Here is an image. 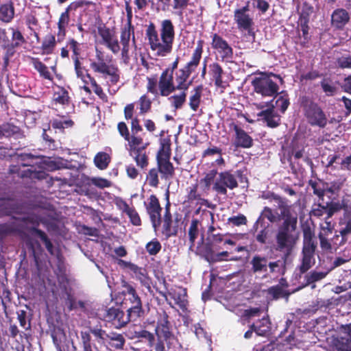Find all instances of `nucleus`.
I'll return each instance as SVG.
<instances>
[{
  "mask_svg": "<svg viewBox=\"0 0 351 351\" xmlns=\"http://www.w3.org/2000/svg\"><path fill=\"white\" fill-rule=\"evenodd\" d=\"M350 19L348 12L343 8H337L331 14V26L336 29H343Z\"/></svg>",
  "mask_w": 351,
  "mask_h": 351,
  "instance_id": "20",
  "label": "nucleus"
},
{
  "mask_svg": "<svg viewBox=\"0 0 351 351\" xmlns=\"http://www.w3.org/2000/svg\"><path fill=\"white\" fill-rule=\"evenodd\" d=\"M202 90V86H197L191 92L192 94L189 97V106L193 111H196L199 106Z\"/></svg>",
  "mask_w": 351,
  "mask_h": 351,
  "instance_id": "32",
  "label": "nucleus"
},
{
  "mask_svg": "<svg viewBox=\"0 0 351 351\" xmlns=\"http://www.w3.org/2000/svg\"><path fill=\"white\" fill-rule=\"evenodd\" d=\"M218 173L216 170L210 171L205 177L201 180L200 183L204 184V186L206 189H208L213 183L214 184L215 178H217Z\"/></svg>",
  "mask_w": 351,
  "mask_h": 351,
  "instance_id": "50",
  "label": "nucleus"
},
{
  "mask_svg": "<svg viewBox=\"0 0 351 351\" xmlns=\"http://www.w3.org/2000/svg\"><path fill=\"white\" fill-rule=\"evenodd\" d=\"M332 351H351V323L340 327V336L334 338Z\"/></svg>",
  "mask_w": 351,
  "mask_h": 351,
  "instance_id": "9",
  "label": "nucleus"
},
{
  "mask_svg": "<svg viewBox=\"0 0 351 351\" xmlns=\"http://www.w3.org/2000/svg\"><path fill=\"white\" fill-rule=\"evenodd\" d=\"M130 155L135 160L137 166L141 168L146 167L148 165V156L145 149H141L136 152L129 153Z\"/></svg>",
  "mask_w": 351,
  "mask_h": 351,
  "instance_id": "36",
  "label": "nucleus"
},
{
  "mask_svg": "<svg viewBox=\"0 0 351 351\" xmlns=\"http://www.w3.org/2000/svg\"><path fill=\"white\" fill-rule=\"evenodd\" d=\"M233 128L236 134L234 143V145L236 147H241L243 148L251 147L253 144V140L252 137L250 136L247 132H245L243 129L237 125H234Z\"/></svg>",
  "mask_w": 351,
  "mask_h": 351,
  "instance_id": "22",
  "label": "nucleus"
},
{
  "mask_svg": "<svg viewBox=\"0 0 351 351\" xmlns=\"http://www.w3.org/2000/svg\"><path fill=\"white\" fill-rule=\"evenodd\" d=\"M252 84L254 91L263 97H274L279 90L278 84L267 75L256 77Z\"/></svg>",
  "mask_w": 351,
  "mask_h": 351,
  "instance_id": "5",
  "label": "nucleus"
},
{
  "mask_svg": "<svg viewBox=\"0 0 351 351\" xmlns=\"http://www.w3.org/2000/svg\"><path fill=\"white\" fill-rule=\"evenodd\" d=\"M124 212L128 215L130 221L134 226L141 225V219L137 212L132 208H130L127 204H124Z\"/></svg>",
  "mask_w": 351,
  "mask_h": 351,
  "instance_id": "49",
  "label": "nucleus"
},
{
  "mask_svg": "<svg viewBox=\"0 0 351 351\" xmlns=\"http://www.w3.org/2000/svg\"><path fill=\"white\" fill-rule=\"evenodd\" d=\"M14 16V8L12 2L3 4L0 7V20L9 23Z\"/></svg>",
  "mask_w": 351,
  "mask_h": 351,
  "instance_id": "30",
  "label": "nucleus"
},
{
  "mask_svg": "<svg viewBox=\"0 0 351 351\" xmlns=\"http://www.w3.org/2000/svg\"><path fill=\"white\" fill-rule=\"evenodd\" d=\"M145 205L153 227L156 230L161 223L160 211L162 208L160 206L159 201L156 195H152L149 197L147 202H145Z\"/></svg>",
  "mask_w": 351,
  "mask_h": 351,
  "instance_id": "13",
  "label": "nucleus"
},
{
  "mask_svg": "<svg viewBox=\"0 0 351 351\" xmlns=\"http://www.w3.org/2000/svg\"><path fill=\"white\" fill-rule=\"evenodd\" d=\"M311 215L317 217H322L324 214H326V205L323 206L320 204H316L313 208Z\"/></svg>",
  "mask_w": 351,
  "mask_h": 351,
  "instance_id": "61",
  "label": "nucleus"
},
{
  "mask_svg": "<svg viewBox=\"0 0 351 351\" xmlns=\"http://www.w3.org/2000/svg\"><path fill=\"white\" fill-rule=\"evenodd\" d=\"M146 35L149 40V44L152 51L158 56H165L172 51L173 45H165L164 39L158 34L154 25H150L146 31Z\"/></svg>",
  "mask_w": 351,
  "mask_h": 351,
  "instance_id": "3",
  "label": "nucleus"
},
{
  "mask_svg": "<svg viewBox=\"0 0 351 351\" xmlns=\"http://www.w3.org/2000/svg\"><path fill=\"white\" fill-rule=\"evenodd\" d=\"M212 47L216 50L221 60H229L232 58V47L225 40L216 34L213 36Z\"/></svg>",
  "mask_w": 351,
  "mask_h": 351,
  "instance_id": "15",
  "label": "nucleus"
},
{
  "mask_svg": "<svg viewBox=\"0 0 351 351\" xmlns=\"http://www.w3.org/2000/svg\"><path fill=\"white\" fill-rule=\"evenodd\" d=\"M314 248L302 247L300 264L297 269L301 274L306 273L315 263Z\"/></svg>",
  "mask_w": 351,
  "mask_h": 351,
  "instance_id": "16",
  "label": "nucleus"
},
{
  "mask_svg": "<svg viewBox=\"0 0 351 351\" xmlns=\"http://www.w3.org/2000/svg\"><path fill=\"white\" fill-rule=\"evenodd\" d=\"M34 67L45 79H50V72L49 71L47 67L41 62L36 61L34 62Z\"/></svg>",
  "mask_w": 351,
  "mask_h": 351,
  "instance_id": "57",
  "label": "nucleus"
},
{
  "mask_svg": "<svg viewBox=\"0 0 351 351\" xmlns=\"http://www.w3.org/2000/svg\"><path fill=\"white\" fill-rule=\"evenodd\" d=\"M96 56L99 62H92L90 67L95 72L108 75L112 84H117L120 78L118 68L113 64H108L104 62L101 51L97 50Z\"/></svg>",
  "mask_w": 351,
  "mask_h": 351,
  "instance_id": "8",
  "label": "nucleus"
},
{
  "mask_svg": "<svg viewBox=\"0 0 351 351\" xmlns=\"http://www.w3.org/2000/svg\"><path fill=\"white\" fill-rule=\"evenodd\" d=\"M337 65L341 69H351V56H343L337 60Z\"/></svg>",
  "mask_w": 351,
  "mask_h": 351,
  "instance_id": "58",
  "label": "nucleus"
},
{
  "mask_svg": "<svg viewBox=\"0 0 351 351\" xmlns=\"http://www.w3.org/2000/svg\"><path fill=\"white\" fill-rule=\"evenodd\" d=\"M264 107H268V108L265 110L261 111L258 115L263 117L265 121H266L267 125L270 128H276L279 125L280 118L274 112L275 106L273 104V100L265 104H259L260 108H263Z\"/></svg>",
  "mask_w": 351,
  "mask_h": 351,
  "instance_id": "14",
  "label": "nucleus"
},
{
  "mask_svg": "<svg viewBox=\"0 0 351 351\" xmlns=\"http://www.w3.org/2000/svg\"><path fill=\"white\" fill-rule=\"evenodd\" d=\"M110 162V156L105 152H99L94 158V163L95 166L101 169H106Z\"/></svg>",
  "mask_w": 351,
  "mask_h": 351,
  "instance_id": "39",
  "label": "nucleus"
},
{
  "mask_svg": "<svg viewBox=\"0 0 351 351\" xmlns=\"http://www.w3.org/2000/svg\"><path fill=\"white\" fill-rule=\"evenodd\" d=\"M171 156V148L168 144H162L157 154V164L158 171L162 174V178L166 180L171 178L174 174V168L169 159Z\"/></svg>",
  "mask_w": 351,
  "mask_h": 351,
  "instance_id": "4",
  "label": "nucleus"
},
{
  "mask_svg": "<svg viewBox=\"0 0 351 351\" xmlns=\"http://www.w3.org/2000/svg\"><path fill=\"white\" fill-rule=\"evenodd\" d=\"M282 214L286 217V221L282 222L277 230L275 237L276 249L289 255L299 239V234L296 232L298 215H293L292 216L287 210H285Z\"/></svg>",
  "mask_w": 351,
  "mask_h": 351,
  "instance_id": "1",
  "label": "nucleus"
},
{
  "mask_svg": "<svg viewBox=\"0 0 351 351\" xmlns=\"http://www.w3.org/2000/svg\"><path fill=\"white\" fill-rule=\"evenodd\" d=\"M56 45V38L52 34H47L43 39L41 49L43 54H51L53 53Z\"/></svg>",
  "mask_w": 351,
  "mask_h": 351,
  "instance_id": "34",
  "label": "nucleus"
},
{
  "mask_svg": "<svg viewBox=\"0 0 351 351\" xmlns=\"http://www.w3.org/2000/svg\"><path fill=\"white\" fill-rule=\"evenodd\" d=\"M160 249L161 245L156 240L150 241L146 245V250L150 255H156Z\"/></svg>",
  "mask_w": 351,
  "mask_h": 351,
  "instance_id": "55",
  "label": "nucleus"
},
{
  "mask_svg": "<svg viewBox=\"0 0 351 351\" xmlns=\"http://www.w3.org/2000/svg\"><path fill=\"white\" fill-rule=\"evenodd\" d=\"M289 105V99L285 95L280 96L276 101V106L280 108L282 112H285Z\"/></svg>",
  "mask_w": 351,
  "mask_h": 351,
  "instance_id": "60",
  "label": "nucleus"
},
{
  "mask_svg": "<svg viewBox=\"0 0 351 351\" xmlns=\"http://www.w3.org/2000/svg\"><path fill=\"white\" fill-rule=\"evenodd\" d=\"M90 4H92L91 1H86V0H78V1L72 2L67 7V10H76L79 8H82L84 6H88Z\"/></svg>",
  "mask_w": 351,
  "mask_h": 351,
  "instance_id": "63",
  "label": "nucleus"
},
{
  "mask_svg": "<svg viewBox=\"0 0 351 351\" xmlns=\"http://www.w3.org/2000/svg\"><path fill=\"white\" fill-rule=\"evenodd\" d=\"M158 171L156 169H152L149 170L147 176V181L148 184L153 186L157 187L159 183L158 180Z\"/></svg>",
  "mask_w": 351,
  "mask_h": 351,
  "instance_id": "52",
  "label": "nucleus"
},
{
  "mask_svg": "<svg viewBox=\"0 0 351 351\" xmlns=\"http://www.w3.org/2000/svg\"><path fill=\"white\" fill-rule=\"evenodd\" d=\"M105 319L111 322L116 328H121L129 322L123 311L117 308H110L106 311Z\"/></svg>",
  "mask_w": 351,
  "mask_h": 351,
  "instance_id": "19",
  "label": "nucleus"
},
{
  "mask_svg": "<svg viewBox=\"0 0 351 351\" xmlns=\"http://www.w3.org/2000/svg\"><path fill=\"white\" fill-rule=\"evenodd\" d=\"M126 265L133 272L134 278L138 280L143 285L147 287L149 286V278L145 269L138 267L136 265L130 263H126Z\"/></svg>",
  "mask_w": 351,
  "mask_h": 351,
  "instance_id": "26",
  "label": "nucleus"
},
{
  "mask_svg": "<svg viewBox=\"0 0 351 351\" xmlns=\"http://www.w3.org/2000/svg\"><path fill=\"white\" fill-rule=\"evenodd\" d=\"M345 208H349L344 203V201H342L341 203L340 202H330L326 204V217L327 219H330L332 217V216L341 210V209H343L345 211Z\"/></svg>",
  "mask_w": 351,
  "mask_h": 351,
  "instance_id": "41",
  "label": "nucleus"
},
{
  "mask_svg": "<svg viewBox=\"0 0 351 351\" xmlns=\"http://www.w3.org/2000/svg\"><path fill=\"white\" fill-rule=\"evenodd\" d=\"M90 182L93 185L100 189L108 188L111 185L110 181L101 178H91Z\"/></svg>",
  "mask_w": 351,
  "mask_h": 351,
  "instance_id": "59",
  "label": "nucleus"
},
{
  "mask_svg": "<svg viewBox=\"0 0 351 351\" xmlns=\"http://www.w3.org/2000/svg\"><path fill=\"white\" fill-rule=\"evenodd\" d=\"M304 116L307 122L312 126L324 128L328 123V118L322 108L315 103L306 104L304 108Z\"/></svg>",
  "mask_w": 351,
  "mask_h": 351,
  "instance_id": "7",
  "label": "nucleus"
},
{
  "mask_svg": "<svg viewBox=\"0 0 351 351\" xmlns=\"http://www.w3.org/2000/svg\"><path fill=\"white\" fill-rule=\"evenodd\" d=\"M330 269L326 271H319L313 270L304 276L305 284L304 287L311 285V289H315L316 285L315 282L324 279L329 273Z\"/></svg>",
  "mask_w": 351,
  "mask_h": 351,
  "instance_id": "25",
  "label": "nucleus"
},
{
  "mask_svg": "<svg viewBox=\"0 0 351 351\" xmlns=\"http://www.w3.org/2000/svg\"><path fill=\"white\" fill-rule=\"evenodd\" d=\"M12 30V45L14 47H19L25 43V38L23 36L21 32L18 29L10 28Z\"/></svg>",
  "mask_w": 351,
  "mask_h": 351,
  "instance_id": "51",
  "label": "nucleus"
},
{
  "mask_svg": "<svg viewBox=\"0 0 351 351\" xmlns=\"http://www.w3.org/2000/svg\"><path fill=\"white\" fill-rule=\"evenodd\" d=\"M269 197L271 198V200L275 201L278 205V209L280 210V213H278L276 212H274L273 210L269 207L264 208L262 212V215L271 223H276L280 220H283V221H286V217H284L282 214L285 210L289 211V213H290L292 216L293 215H297V213L292 208V206L289 205L285 199L274 193L271 194Z\"/></svg>",
  "mask_w": 351,
  "mask_h": 351,
  "instance_id": "2",
  "label": "nucleus"
},
{
  "mask_svg": "<svg viewBox=\"0 0 351 351\" xmlns=\"http://www.w3.org/2000/svg\"><path fill=\"white\" fill-rule=\"evenodd\" d=\"M171 70H165L159 79L158 87L162 96H168L175 91Z\"/></svg>",
  "mask_w": 351,
  "mask_h": 351,
  "instance_id": "17",
  "label": "nucleus"
},
{
  "mask_svg": "<svg viewBox=\"0 0 351 351\" xmlns=\"http://www.w3.org/2000/svg\"><path fill=\"white\" fill-rule=\"evenodd\" d=\"M106 338L113 341L111 346L115 349L121 350L123 348L125 340L121 334L110 333L106 335Z\"/></svg>",
  "mask_w": 351,
  "mask_h": 351,
  "instance_id": "44",
  "label": "nucleus"
},
{
  "mask_svg": "<svg viewBox=\"0 0 351 351\" xmlns=\"http://www.w3.org/2000/svg\"><path fill=\"white\" fill-rule=\"evenodd\" d=\"M174 34V27L171 21L169 19L162 21L160 36L164 39L165 45H169L168 43L173 45Z\"/></svg>",
  "mask_w": 351,
  "mask_h": 351,
  "instance_id": "23",
  "label": "nucleus"
},
{
  "mask_svg": "<svg viewBox=\"0 0 351 351\" xmlns=\"http://www.w3.org/2000/svg\"><path fill=\"white\" fill-rule=\"evenodd\" d=\"M202 51L203 49L202 43L199 42L197 47L195 48L193 53L191 60L186 64V66L183 69H184L191 73L194 72L199 64Z\"/></svg>",
  "mask_w": 351,
  "mask_h": 351,
  "instance_id": "24",
  "label": "nucleus"
},
{
  "mask_svg": "<svg viewBox=\"0 0 351 351\" xmlns=\"http://www.w3.org/2000/svg\"><path fill=\"white\" fill-rule=\"evenodd\" d=\"M126 141H128L129 153L141 149H145L147 146V143H143L142 138L136 136L135 134H132L131 137H129V140Z\"/></svg>",
  "mask_w": 351,
  "mask_h": 351,
  "instance_id": "35",
  "label": "nucleus"
},
{
  "mask_svg": "<svg viewBox=\"0 0 351 351\" xmlns=\"http://www.w3.org/2000/svg\"><path fill=\"white\" fill-rule=\"evenodd\" d=\"M35 232L40 238V239L44 242L45 247H46L47 250L49 251V252L51 253V254H53V245L51 243V241H49V239L47 238V237L46 236L45 232L40 230H38V229L35 230Z\"/></svg>",
  "mask_w": 351,
  "mask_h": 351,
  "instance_id": "56",
  "label": "nucleus"
},
{
  "mask_svg": "<svg viewBox=\"0 0 351 351\" xmlns=\"http://www.w3.org/2000/svg\"><path fill=\"white\" fill-rule=\"evenodd\" d=\"M314 232L311 228L306 227L303 229V247L304 248L316 249V243L313 241Z\"/></svg>",
  "mask_w": 351,
  "mask_h": 351,
  "instance_id": "38",
  "label": "nucleus"
},
{
  "mask_svg": "<svg viewBox=\"0 0 351 351\" xmlns=\"http://www.w3.org/2000/svg\"><path fill=\"white\" fill-rule=\"evenodd\" d=\"M199 221L197 219H193L191 220L188 231L189 239L190 242V248L194 246L195 241L199 235Z\"/></svg>",
  "mask_w": 351,
  "mask_h": 351,
  "instance_id": "40",
  "label": "nucleus"
},
{
  "mask_svg": "<svg viewBox=\"0 0 351 351\" xmlns=\"http://www.w3.org/2000/svg\"><path fill=\"white\" fill-rule=\"evenodd\" d=\"M200 198V195L197 193V185L195 184L189 187L188 193V199L195 200Z\"/></svg>",
  "mask_w": 351,
  "mask_h": 351,
  "instance_id": "64",
  "label": "nucleus"
},
{
  "mask_svg": "<svg viewBox=\"0 0 351 351\" xmlns=\"http://www.w3.org/2000/svg\"><path fill=\"white\" fill-rule=\"evenodd\" d=\"M210 72L214 80L215 85L218 88H225L226 84L222 80V74L223 71L218 63H213L210 66Z\"/></svg>",
  "mask_w": 351,
  "mask_h": 351,
  "instance_id": "28",
  "label": "nucleus"
},
{
  "mask_svg": "<svg viewBox=\"0 0 351 351\" xmlns=\"http://www.w3.org/2000/svg\"><path fill=\"white\" fill-rule=\"evenodd\" d=\"M132 337L143 338L148 341L150 346H152L155 341L154 335L150 332L145 330L135 332V335Z\"/></svg>",
  "mask_w": 351,
  "mask_h": 351,
  "instance_id": "53",
  "label": "nucleus"
},
{
  "mask_svg": "<svg viewBox=\"0 0 351 351\" xmlns=\"http://www.w3.org/2000/svg\"><path fill=\"white\" fill-rule=\"evenodd\" d=\"M345 208H349L344 203V201H342L341 203L340 202H330L326 204V217L327 219H330L332 217V216L341 210V209H343L345 211Z\"/></svg>",
  "mask_w": 351,
  "mask_h": 351,
  "instance_id": "42",
  "label": "nucleus"
},
{
  "mask_svg": "<svg viewBox=\"0 0 351 351\" xmlns=\"http://www.w3.org/2000/svg\"><path fill=\"white\" fill-rule=\"evenodd\" d=\"M191 74V73L184 69H180L179 74H178L176 77V85H174L175 90L186 91L190 86V83H188L187 80Z\"/></svg>",
  "mask_w": 351,
  "mask_h": 351,
  "instance_id": "27",
  "label": "nucleus"
},
{
  "mask_svg": "<svg viewBox=\"0 0 351 351\" xmlns=\"http://www.w3.org/2000/svg\"><path fill=\"white\" fill-rule=\"evenodd\" d=\"M143 314L142 304L134 305L128 310V315H125L126 318H129V322L136 321L138 318L141 317Z\"/></svg>",
  "mask_w": 351,
  "mask_h": 351,
  "instance_id": "46",
  "label": "nucleus"
},
{
  "mask_svg": "<svg viewBox=\"0 0 351 351\" xmlns=\"http://www.w3.org/2000/svg\"><path fill=\"white\" fill-rule=\"evenodd\" d=\"M168 316L166 313H163L160 319L158 322L156 328V333L159 338H164L168 344H173L177 341V339L169 330Z\"/></svg>",
  "mask_w": 351,
  "mask_h": 351,
  "instance_id": "18",
  "label": "nucleus"
},
{
  "mask_svg": "<svg viewBox=\"0 0 351 351\" xmlns=\"http://www.w3.org/2000/svg\"><path fill=\"white\" fill-rule=\"evenodd\" d=\"M252 270L254 273L266 271L267 259L265 257L255 256L251 261Z\"/></svg>",
  "mask_w": 351,
  "mask_h": 351,
  "instance_id": "31",
  "label": "nucleus"
},
{
  "mask_svg": "<svg viewBox=\"0 0 351 351\" xmlns=\"http://www.w3.org/2000/svg\"><path fill=\"white\" fill-rule=\"evenodd\" d=\"M98 33L101 38V43L105 45L114 54H117L120 50V43L118 40L116 34L106 27H100L98 29Z\"/></svg>",
  "mask_w": 351,
  "mask_h": 351,
  "instance_id": "12",
  "label": "nucleus"
},
{
  "mask_svg": "<svg viewBox=\"0 0 351 351\" xmlns=\"http://www.w3.org/2000/svg\"><path fill=\"white\" fill-rule=\"evenodd\" d=\"M169 295L181 309L183 311L186 309L187 300L186 292L185 289L179 288L178 289L170 292Z\"/></svg>",
  "mask_w": 351,
  "mask_h": 351,
  "instance_id": "29",
  "label": "nucleus"
},
{
  "mask_svg": "<svg viewBox=\"0 0 351 351\" xmlns=\"http://www.w3.org/2000/svg\"><path fill=\"white\" fill-rule=\"evenodd\" d=\"M228 256V252L227 251L215 254L211 249H209L206 251V258L209 262L215 263L223 261V257Z\"/></svg>",
  "mask_w": 351,
  "mask_h": 351,
  "instance_id": "47",
  "label": "nucleus"
},
{
  "mask_svg": "<svg viewBox=\"0 0 351 351\" xmlns=\"http://www.w3.org/2000/svg\"><path fill=\"white\" fill-rule=\"evenodd\" d=\"M186 93L182 91L180 94L174 95L168 98L171 106L176 109L181 108L186 101Z\"/></svg>",
  "mask_w": 351,
  "mask_h": 351,
  "instance_id": "45",
  "label": "nucleus"
},
{
  "mask_svg": "<svg viewBox=\"0 0 351 351\" xmlns=\"http://www.w3.org/2000/svg\"><path fill=\"white\" fill-rule=\"evenodd\" d=\"M73 60L77 77L80 78L84 82L86 83V78L90 80L92 77L88 74L86 68L82 65L78 57H73Z\"/></svg>",
  "mask_w": 351,
  "mask_h": 351,
  "instance_id": "33",
  "label": "nucleus"
},
{
  "mask_svg": "<svg viewBox=\"0 0 351 351\" xmlns=\"http://www.w3.org/2000/svg\"><path fill=\"white\" fill-rule=\"evenodd\" d=\"M228 223H232L234 226H241L247 223V219L243 215L233 216L229 217L228 219Z\"/></svg>",
  "mask_w": 351,
  "mask_h": 351,
  "instance_id": "62",
  "label": "nucleus"
},
{
  "mask_svg": "<svg viewBox=\"0 0 351 351\" xmlns=\"http://www.w3.org/2000/svg\"><path fill=\"white\" fill-rule=\"evenodd\" d=\"M249 6L247 5L241 8L236 9L234 12V21L239 30L250 33L253 29V18L249 14Z\"/></svg>",
  "mask_w": 351,
  "mask_h": 351,
  "instance_id": "10",
  "label": "nucleus"
},
{
  "mask_svg": "<svg viewBox=\"0 0 351 351\" xmlns=\"http://www.w3.org/2000/svg\"><path fill=\"white\" fill-rule=\"evenodd\" d=\"M251 328L254 330V332L260 336L265 335L270 328V322L268 317H263L259 321L258 324H253L251 325Z\"/></svg>",
  "mask_w": 351,
  "mask_h": 351,
  "instance_id": "37",
  "label": "nucleus"
},
{
  "mask_svg": "<svg viewBox=\"0 0 351 351\" xmlns=\"http://www.w3.org/2000/svg\"><path fill=\"white\" fill-rule=\"evenodd\" d=\"M138 104L140 106V113L145 114L151 108V101L145 95H143L140 97Z\"/></svg>",
  "mask_w": 351,
  "mask_h": 351,
  "instance_id": "54",
  "label": "nucleus"
},
{
  "mask_svg": "<svg viewBox=\"0 0 351 351\" xmlns=\"http://www.w3.org/2000/svg\"><path fill=\"white\" fill-rule=\"evenodd\" d=\"M238 186L236 176L230 171H226L218 173L215 178L213 189L220 195H226L227 190H233Z\"/></svg>",
  "mask_w": 351,
  "mask_h": 351,
  "instance_id": "6",
  "label": "nucleus"
},
{
  "mask_svg": "<svg viewBox=\"0 0 351 351\" xmlns=\"http://www.w3.org/2000/svg\"><path fill=\"white\" fill-rule=\"evenodd\" d=\"M70 11H71V10H67V8H66L65 11L61 14V15L59 18V21L58 23L59 34H64L65 28L69 23V12Z\"/></svg>",
  "mask_w": 351,
  "mask_h": 351,
  "instance_id": "48",
  "label": "nucleus"
},
{
  "mask_svg": "<svg viewBox=\"0 0 351 351\" xmlns=\"http://www.w3.org/2000/svg\"><path fill=\"white\" fill-rule=\"evenodd\" d=\"M51 123V126L53 128L60 130L71 128L73 125V121L72 120L65 119L64 117L54 118Z\"/></svg>",
  "mask_w": 351,
  "mask_h": 351,
  "instance_id": "43",
  "label": "nucleus"
},
{
  "mask_svg": "<svg viewBox=\"0 0 351 351\" xmlns=\"http://www.w3.org/2000/svg\"><path fill=\"white\" fill-rule=\"evenodd\" d=\"M132 38V41L135 43L134 28L131 23L127 24L122 28L121 32V41L120 43L122 46L121 48V58L125 64H128L130 60L129 51H130V42Z\"/></svg>",
  "mask_w": 351,
  "mask_h": 351,
  "instance_id": "11",
  "label": "nucleus"
},
{
  "mask_svg": "<svg viewBox=\"0 0 351 351\" xmlns=\"http://www.w3.org/2000/svg\"><path fill=\"white\" fill-rule=\"evenodd\" d=\"M339 234L341 237L340 244L346 241V236L351 234V208H345L343 216L339 219Z\"/></svg>",
  "mask_w": 351,
  "mask_h": 351,
  "instance_id": "21",
  "label": "nucleus"
}]
</instances>
